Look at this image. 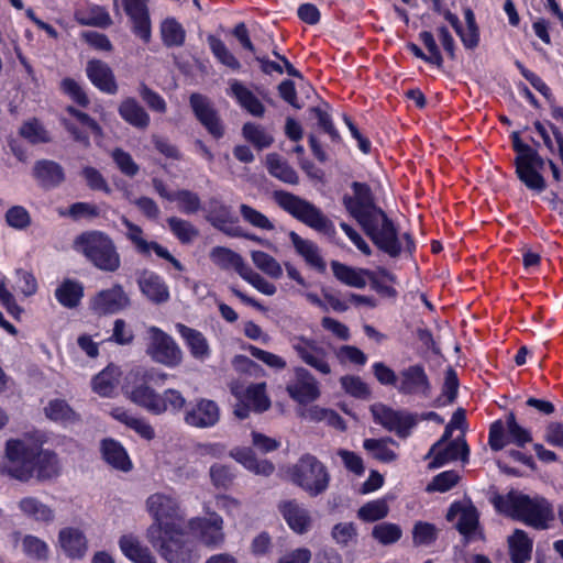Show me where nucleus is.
I'll use <instances>...</instances> for the list:
<instances>
[{
    "label": "nucleus",
    "mask_w": 563,
    "mask_h": 563,
    "mask_svg": "<svg viewBox=\"0 0 563 563\" xmlns=\"http://www.w3.org/2000/svg\"><path fill=\"white\" fill-rule=\"evenodd\" d=\"M496 510L537 530H545L555 519L552 504L542 496H529L518 490L496 495L492 499Z\"/></svg>",
    "instance_id": "1"
},
{
    "label": "nucleus",
    "mask_w": 563,
    "mask_h": 563,
    "mask_svg": "<svg viewBox=\"0 0 563 563\" xmlns=\"http://www.w3.org/2000/svg\"><path fill=\"white\" fill-rule=\"evenodd\" d=\"M155 538L146 536L148 542L167 563H196L199 559L195 541L185 525L165 526Z\"/></svg>",
    "instance_id": "2"
},
{
    "label": "nucleus",
    "mask_w": 563,
    "mask_h": 563,
    "mask_svg": "<svg viewBox=\"0 0 563 563\" xmlns=\"http://www.w3.org/2000/svg\"><path fill=\"white\" fill-rule=\"evenodd\" d=\"M74 249L81 253L95 267L114 273L121 266V256L113 240L101 231H86L74 240Z\"/></svg>",
    "instance_id": "3"
},
{
    "label": "nucleus",
    "mask_w": 563,
    "mask_h": 563,
    "mask_svg": "<svg viewBox=\"0 0 563 563\" xmlns=\"http://www.w3.org/2000/svg\"><path fill=\"white\" fill-rule=\"evenodd\" d=\"M38 443L29 439H10L5 442L2 473L20 482H29L35 474Z\"/></svg>",
    "instance_id": "4"
},
{
    "label": "nucleus",
    "mask_w": 563,
    "mask_h": 563,
    "mask_svg": "<svg viewBox=\"0 0 563 563\" xmlns=\"http://www.w3.org/2000/svg\"><path fill=\"white\" fill-rule=\"evenodd\" d=\"M276 203L295 219L317 232L332 235L335 233L333 222L313 203L291 192H274Z\"/></svg>",
    "instance_id": "5"
},
{
    "label": "nucleus",
    "mask_w": 563,
    "mask_h": 563,
    "mask_svg": "<svg viewBox=\"0 0 563 563\" xmlns=\"http://www.w3.org/2000/svg\"><path fill=\"white\" fill-rule=\"evenodd\" d=\"M291 482L316 497L324 493L330 483V474L314 455L303 454L289 470Z\"/></svg>",
    "instance_id": "6"
},
{
    "label": "nucleus",
    "mask_w": 563,
    "mask_h": 563,
    "mask_svg": "<svg viewBox=\"0 0 563 563\" xmlns=\"http://www.w3.org/2000/svg\"><path fill=\"white\" fill-rule=\"evenodd\" d=\"M514 150L517 153L516 172L519 179L529 188L542 191L545 180L539 173L544 167V159L531 146L523 144L518 134H514Z\"/></svg>",
    "instance_id": "7"
},
{
    "label": "nucleus",
    "mask_w": 563,
    "mask_h": 563,
    "mask_svg": "<svg viewBox=\"0 0 563 563\" xmlns=\"http://www.w3.org/2000/svg\"><path fill=\"white\" fill-rule=\"evenodd\" d=\"M152 374L147 371L131 372L125 378L123 386L124 395L135 405L146 409L154 415L165 412V406L157 394L150 385Z\"/></svg>",
    "instance_id": "8"
},
{
    "label": "nucleus",
    "mask_w": 563,
    "mask_h": 563,
    "mask_svg": "<svg viewBox=\"0 0 563 563\" xmlns=\"http://www.w3.org/2000/svg\"><path fill=\"white\" fill-rule=\"evenodd\" d=\"M146 508L153 516L154 522L147 528L146 536L155 538L165 526L178 527L185 525L177 500L162 493L151 495L146 500Z\"/></svg>",
    "instance_id": "9"
},
{
    "label": "nucleus",
    "mask_w": 563,
    "mask_h": 563,
    "mask_svg": "<svg viewBox=\"0 0 563 563\" xmlns=\"http://www.w3.org/2000/svg\"><path fill=\"white\" fill-rule=\"evenodd\" d=\"M531 442L530 431L518 423L514 412H509L505 421L497 420L490 424L488 444L493 451H500L508 443L525 448Z\"/></svg>",
    "instance_id": "10"
},
{
    "label": "nucleus",
    "mask_w": 563,
    "mask_h": 563,
    "mask_svg": "<svg viewBox=\"0 0 563 563\" xmlns=\"http://www.w3.org/2000/svg\"><path fill=\"white\" fill-rule=\"evenodd\" d=\"M373 243L391 257H397L401 252V244L393 222L383 211L374 218L361 224Z\"/></svg>",
    "instance_id": "11"
},
{
    "label": "nucleus",
    "mask_w": 563,
    "mask_h": 563,
    "mask_svg": "<svg viewBox=\"0 0 563 563\" xmlns=\"http://www.w3.org/2000/svg\"><path fill=\"white\" fill-rule=\"evenodd\" d=\"M146 354L156 363L176 367L183 362V351L176 341L157 327H150Z\"/></svg>",
    "instance_id": "12"
},
{
    "label": "nucleus",
    "mask_w": 563,
    "mask_h": 563,
    "mask_svg": "<svg viewBox=\"0 0 563 563\" xmlns=\"http://www.w3.org/2000/svg\"><path fill=\"white\" fill-rule=\"evenodd\" d=\"M289 343L297 357L321 375H330L328 351L314 339L305 335H291Z\"/></svg>",
    "instance_id": "13"
},
{
    "label": "nucleus",
    "mask_w": 563,
    "mask_h": 563,
    "mask_svg": "<svg viewBox=\"0 0 563 563\" xmlns=\"http://www.w3.org/2000/svg\"><path fill=\"white\" fill-rule=\"evenodd\" d=\"M186 528L207 548H219L225 540L223 519L217 512H211L208 517L192 518Z\"/></svg>",
    "instance_id": "14"
},
{
    "label": "nucleus",
    "mask_w": 563,
    "mask_h": 563,
    "mask_svg": "<svg viewBox=\"0 0 563 563\" xmlns=\"http://www.w3.org/2000/svg\"><path fill=\"white\" fill-rule=\"evenodd\" d=\"M286 391L300 405L313 402L321 395L317 378L302 366L292 368V377L286 384Z\"/></svg>",
    "instance_id": "15"
},
{
    "label": "nucleus",
    "mask_w": 563,
    "mask_h": 563,
    "mask_svg": "<svg viewBox=\"0 0 563 563\" xmlns=\"http://www.w3.org/2000/svg\"><path fill=\"white\" fill-rule=\"evenodd\" d=\"M371 411L375 422L383 426L386 430L395 432L399 438H407L410 430L416 426L413 415L394 410L383 404H376L371 407Z\"/></svg>",
    "instance_id": "16"
},
{
    "label": "nucleus",
    "mask_w": 563,
    "mask_h": 563,
    "mask_svg": "<svg viewBox=\"0 0 563 563\" xmlns=\"http://www.w3.org/2000/svg\"><path fill=\"white\" fill-rule=\"evenodd\" d=\"M354 196H345L343 203L346 210L358 221L360 224L374 218L376 213L383 212L377 209L374 203V198L371 188L363 183H353L352 185Z\"/></svg>",
    "instance_id": "17"
},
{
    "label": "nucleus",
    "mask_w": 563,
    "mask_h": 563,
    "mask_svg": "<svg viewBox=\"0 0 563 563\" xmlns=\"http://www.w3.org/2000/svg\"><path fill=\"white\" fill-rule=\"evenodd\" d=\"M189 104L197 120L214 139L224 135L223 122L211 100L201 93H191Z\"/></svg>",
    "instance_id": "18"
},
{
    "label": "nucleus",
    "mask_w": 563,
    "mask_h": 563,
    "mask_svg": "<svg viewBox=\"0 0 563 563\" xmlns=\"http://www.w3.org/2000/svg\"><path fill=\"white\" fill-rule=\"evenodd\" d=\"M397 390L401 395L429 397L431 383L424 367L415 364L400 371Z\"/></svg>",
    "instance_id": "19"
},
{
    "label": "nucleus",
    "mask_w": 563,
    "mask_h": 563,
    "mask_svg": "<svg viewBox=\"0 0 563 563\" xmlns=\"http://www.w3.org/2000/svg\"><path fill=\"white\" fill-rule=\"evenodd\" d=\"M124 12L132 22L135 35L144 42L151 40V19L148 12V0H122Z\"/></svg>",
    "instance_id": "20"
},
{
    "label": "nucleus",
    "mask_w": 563,
    "mask_h": 563,
    "mask_svg": "<svg viewBox=\"0 0 563 563\" xmlns=\"http://www.w3.org/2000/svg\"><path fill=\"white\" fill-rule=\"evenodd\" d=\"M130 303L128 295L121 285H114L101 290L91 299V309L99 314L115 313Z\"/></svg>",
    "instance_id": "21"
},
{
    "label": "nucleus",
    "mask_w": 563,
    "mask_h": 563,
    "mask_svg": "<svg viewBox=\"0 0 563 563\" xmlns=\"http://www.w3.org/2000/svg\"><path fill=\"white\" fill-rule=\"evenodd\" d=\"M220 419V409L213 400L201 398L185 412V422L195 428H210Z\"/></svg>",
    "instance_id": "22"
},
{
    "label": "nucleus",
    "mask_w": 563,
    "mask_h": 563,
    "mask_svg": "<svg viewBox=\"0 0 563 563\" xmlns=\"http://www.w3.org/2000/svg\"><path fill=\"white\" fill-rule=\"evenodd\" d=\"M278 510L290 529L303 534L311 528L312 519L309 511L297 500H285L278 505Z\"/></svg>",
    "instance_id": "23"
},
{
    "label": "nucleus",
    "mask_w": 563,
    "mask_h": 563,
    "mask_svg": "<svg viewBox=\"0 0 563 563\" xmlns=\"http://www.w3.org/2000/svg\"><path fill=\"white\" fill-rule=\"evenodd\" d=\"M87 77L101 91L114 95L118 91V85L112 69L100 59H91L86 67Z\"/></svg>",
    "instance_id": "24"
},
{
    "label": "nucleus",
    "mask_w": 563,
    "mask_h": 563,
    "mask_svg": "<svg viewBox=\"0 0 563 563\" xmlns=\"http://www.w3.org/2000/svg\"><path fill=\"white\" fill-rule=\"evenodd\" d=\"M142 294L154 303H163L169 299V290L164 280L157 274L144 271L139 279Z\"/></svg>",
    "instance_id": "25"
},
{
    "label": "nucleus",
    "mask_w": 563,
    "mask_h": 563,
    "mask_svg": "<svg viewBox=\"0 0 563 563\" xmlns=\"http://www.w3.org/2000/svg\"><path fill=\"white\" fill-rule=\"evenodd\" d=\"M58 542L65 554L71 559L82 558L88 549L84 532L74 527L63 528L58 533Z\"/></svg>",
    "instance_id": "26"
},
{
    "label": "nucleus",
    "mask_w": 563,
    "mask_h": 563,
    "mask_svg": "<svg viewBox=\"0 0 563 563\" xmlns=\"http://www.w3.org/2000/svg\"><path fill=\"white\" fill-rule=\"evenodd\" d=\"M229 86V93L235 98L241 108L253 117L262 118L264 115V104L247 87L236 79L230 80Z\"/></svg>",
    "instance_id": "27"
},
{
    "label": "nucleus",
    "mask_w": 563,
    "mask_h": 563,
    "mask_svg": "<svg viewBox=\"0 0 563 563\" xmlns=\"http://www.w3.org/2000/svg\"><path fill=\"white\" fill-rule=\"evenodd\" d=\"M289 240L292 243L296 252L306 261V263L318 272L325 271V262L320 254L318 245L307 239H302L295 231L289 232Z\"/></svg>",
    "instance_id": "28"
},
{
    "label": "nucleus",
    "mask_w": 563,
    "mask_h": 563,
    "mask_svg": "<svg viewBox=\"0 0 563 563\" xmlns=\"http://www.w3.org/2000/svg\"><path fill=\"white\" fill-rule=\"evenodd\" d=\"M470 449L464 439H456L449 442L445 448L441 446L431 454L433 460L429 464V468H438L450 461L461 459L466 462L468 459Z\"/></svg>",
    "instance_id": "29"
},
{
    "label": "nucleus",
    "mask_w": 563,
    "mask_h": 563,
    "mask_svg": "<svg viewBox=\"0 0 563 563\" xmlns=\"http://www.w3.org/2000/svg\"><path fill=\"white\" fill-rule=\"evenodd\" d=\"M176 329L184 339L192 357L203 361L210 355V347L206 336L198 330L183 323H177Z\"/></svg>",
    "instance_id": "30"
},
{
    "label": "nucleus",
    "mask_w": 563,
    "mask_h": 563,
    "mask_svg": "<svg viewBox=\"0 0 563 563\" xmlns=\"http://www.w3.org/2000/svg\"><path fill=\"white\" fill-rule=\"evenodd\" d=\"M460 516L456 528L465 537H471L478 526V512L473 505L462 506L453 504L446 515L449 521Z\"/></svg>",
    "instance_id": "31"
},
{
    "label": "nucleus",
    "mask_w": 563,
    "mask_h": 563,
    "mask_svg": "<svg viewBox=\"0 0 563 563\" xmlns=\"http://www.w3.org/2000/svg\"><path fill=\"white\" fill-rule=\"evenodd\" d=\"M399 444L391 438L365 439L363 448L372 455L373 459L382 463H393L398 459Z\"/></svg>",
    "instance_id": "32"
},
{
    "label": "nucleus",
    "mask_w": 563,
    "mask_h": 563,
    "mask_svg": "<svg viewBox=\"0 0 563 563\" xmlns=\"http://www.w3.org/2000/svg\"><path fill=\"white\" fill-rule=\"evenodd\" d=\"M118 112L125 122L136 129L145 130L150 125L148 113L134 98L129 97L122 100Z\"/></svg>",
    "instance_id": "33"
},
{
    "label": "nucleus",
    "mask_w": 563,
    "mask_h": 563,
    "mask_svg": "<svg viewBox=\"0 0 563 563\" xmlns=\"http://www.w3.org/2000/svg\"><path fill=\"white\" fill-rule=\"evenodd\" d=\"M210 258L221 269H234L241 277L249 268L243 257L228 247H213L210 252Z\"/></svg>",
    "instance_id": "34"
},
{
    "label": "nucleus",
    "mask_w": 563,
    "mask_h": 563,
    "mask_svg": "<svg viewBox=\"0 0 563 563\" xmlns=\"http://www.w3.org/2000/svg\"><path fill=\"white\" fill-rule=\"evenodd\" d=\"M34 176L42 187L53 188L65 179L63 167L53 161H40L34 166Z\"/></svg>",
    "instance_id": "35"
},
{
    "label": "nucleus",
    "mask_w": 563,
    "mask_h": 563,
    "mask_svg": "<svg viewBox=\"0 0 563 563\" xmlns=\"http://www.w3.org/2000/svg\"><path fill=\"white\" fill-rule=\"evenodd\" d=\"M119 544L123 554L134 563H157L151 550L132 534L122 536Z\"/></svg>",
    "instance_id": "36"
},
{
    "label": "nucleus",
    "mask_w": 563,
    "mask_h": 563,
    "mask_svg": "<svg viewBox=\"0 0 563 563\" xmlns=\"http://www.w3.org/2000/svg\"><path fill=\"white\" fill-rule=\"evenodd\" d=\"M74 16L80 25L107 29L113 23L106 8L97 4L76 10Z\"/></svg>",
    "instance_id": "37"
},
{
    "label": "nucleus",
    "mask_w": 563,
    "mask_h": 563,
    "mask_svg": "<svg viewBox=\"0 0 563 563\" xmlns=\"http://www.w3.org/2000/svg\"><path fill=\"white\" fill-rule=\"evenodd\" d=\"M508 543L512 563H527L530 561L533 542L526 531L516 529L509 537Z\"/></svg>",
    "instance_id": "38"
},
{
    "label": "nucleus",
    "mask_w": 563,
    "mask_h": 563,
    "mask_svg": "<svg viewBox=\"0 0 563 563\" xmlns=\"http://www.w3.org/2000/svg\"><path fill=\"white\" fill-rule=\"evenodd\" d=\"M231 455L244 467L257 475L269 476L275 471L272 462L257 459L251 449H235L231 452Z\"/></svg>",
    "instance_id": "39"
},
{
    "label": "nucleus",
    "mask_w": 563,
    "mask_h": 563,
    "mask_svg": "<svg viewBox=\"0 0 563 563\" xmlns=\"http://www.w3.org/2000/svg\"><path fill=\"white\" fill-rule=\"evenodd\" d=\"M103 459L114 468L128 472L132 467V463L123 449V446L114 440H104L102 442Z\"/></svg>",
    "instance_id": "40"
},
{
    "label": "nucleus",
    "mask_w": 563,
    "mask_h": 563,
    "mask_svg": "<svg viewBox=\"0 0 563 563\" xmlns=\"http://www.w3.org/2000/svg\"><path fill=\"white\" fill-rule=\"evenodd\" d=\"M111 416L130 429L134 430L145 440H152L155 437L154 429L145 419L134 417L123 408H114L111 411Z\"/></svg>",
    "instance_id": "41"
},
{
    "label": "nucleus",
    "mask_w": 563,
    "mask_h": 563,
    "mask_svg": "<svg viewBox=\"0 0 563 563\" xmlns=\"http://www.w3.org/2000/svg\"><path fill=\"white\" fill-rule=\"evenodd\" d=\"M331 268L333 275L341 283L355 288H364L366 286L365 275H368L366 269L353 268L336 261L331 263Z\"/></svg>",
    "instance_id": "42"
},
{
    "label": "nucleus",
    "mask_w": 563,
    "mask_h": 563,
    "mask_svg": "<svg viewBox=\"0 0 563 563\" xmlns=\"http://www.w3.org/2000/svg\"><path fill=\"white\" fill-rule=\"evenodd\" d=\"M266 167L272 176L284 183L297 185L299 181L296 170L276 153L266 156Z\"/></svg>",
    "instance_id": "43"
},
{
    "label": "nucleus",
    "mask_w": 563,
    "mask_h": 563,
    "mask_svg": "<svg viewBox=\"0 0 563 563\" xmlns=\"http://www.w3.org/2000/svg\"><path fill=\"white\" fill-rule=\"evenodd\" d=\"M36 477L41 481L51 479L58 475L59 463L54 452L43 450L38 444V454L35 459Z\"/></svg>",
    "instance_id": "44"
},
{
    "label": "nucleus",
    "mask_w": 563,
    "mask_h": 563,
    "mask_svg": "<svg viewBox=\"0 0 563 563\" xmlns=\"http://www.w3.org/2000/svg\"><path fill=\"white\" fill-rule=\"evenodd\" d=\"M20 510L27 517L43 522L54 520V510L35 497H24L19 503Z\"/></svg>",
    "instance_id": "45"
},
{
    "label": "nucleus",
    "mask_w": 563,
    "mask_h": 563,
    "mask_svg": "<svg viewBox=\"0 0 563 563\" xmlns=\"http://www.w3.org/2000/svg\"><path fill=\"white\" fill-rule=\"evenodd\" d=\"M119 368L115 366H108L93 378L92 388L100 396H111L119 384Z\"/></svg>",
    "instance_id": "46"
},
{
    "label": "nucleus",
    "mask_w": 563,
    "mask_h": 563,
    "mask_svg": "<svg viewBox=\"0 0 563 563\" xmlns=\"http://www.w3.org/2000/svg\"><path fill=\"white\" fill-rule=\"evenodd\" d=\"M242 135L258 151L269 147L274 142L273 135L264 126L253 122L244 123Z\"/></svg>",
    "instance_id": "47"
},
{
    "label": "nucleus",
    "mask_w": 563,
    "mask_h": 563,
    "mask_svg": "<svg viewBox=\"0 0 563 563\" xmlns=\"http://www.w3.org/2000/svg\"><path fill=\"white\" fill-rule=\"evenodd\" d=\"M55 296L64 307L75 308L84 296V288L78 282L67 279L56 289Z\"/></svg>",
    "instance_id": "48"
},
{
    "label": "nucleus",
    "mask_w": 563,
    "mask_h": 563,
    "mask_svg": "<svg viewBox=\"0 0 563 563\" xmlns=\"http://www.w3.org/2000/svg\"><path fill=\"white\" fill-rule=\"evenodd\" d=\"M121 221L126 228V239L134 245L139 253L148 255L151 251L154 252V245H159L156 242H147L144 239V232L142 228L131 222L128 218L123 217Z\"/></svg>",
    "instance_id": "49"
},
{
    "label": "nucleus",
    "mask_w": 563,
    "mask_h": 563,
    "mask_svg": "<svg viewBox=\"0 0 563 563\" xmlns=\"http://www.w3.org/2000/svg\"><path fill=\"white\" fill-rule=\"evenodd\" d=\"M167 224L172 233L183 244H190L199 235V230L188 220L170 217L167 219Z\"/></svg>",
    "instance_id": "50"
},
{
    "label": "nucleus",
    "mask_w": 563,
    "mask_h": 563,
    "mask_svg": "<svg viewBox=\"0 0 563 563\" xmlns=\"http://www.w3.org/2000/svg\"><path fill=\"white\" fill-rule=\"evenodd\" d=\"M244 398L247 405L256 412L266 411L271 407V399L266 395L265 383L250 385L245 390Z\"/></svg>",
    "instance_id": "51"
},
{
    "label": "nucleus",
    "mask_w": 563,
    "mask_h": 563,
    "mask_svg": "<svg viewBox=\"0 0 563 563\" xmlns=\"http://www.w3.org/2000/svg\"><path fill=\"white\" fill-rule=\"evenodd\" d=\"M174 201L177 202L178 210L185 214H195L202 210V202L198 194L180 189L173 192Z\"/></svg>",
    "instance_id": "52"
},
{
    "label": "nucleus",
    "mask_w": 563,
    "mask_h": 563,
    "mask_svg": "<svg viewBox=\"0 0 563 563\" xmlns=\"http://www.w3.org/2000/svg\"><path fill=\"white\" fill-rule=\"evenodd\" d=\"M251 258L254 265L267 276L275 279L282 277L283 268L280 264L268 253L263 251H252Z\"/></svg>",
    "instance_id": "53"
},
{
    "label": "nucleus",
    "mask_w": 563,
    "mask_h": 563,
    "mask_svg": "<svg viewBox=\"0 0 563 563\" xmlns=\"http://www.w3.org/2000/svg\"><path fill=\"white\" fill-rule=\"evenodd\" d=\"M163 42L166 46H181L185 42L186 32L175 19H166L161 26Z\"/></svg>",
    "instance_id": "54"
},
{
    "label": "nucleus",
    "mask_w": 563,
    "mask_h": 563,
    "mask_svg": "<svg viewBox=\"0 0 563 563\" xmlns=\"http://www.w3.org/2000/svg\"><path fill=\"white\" fill-rule=\"evenodd\" d=\"M20 135L32 144L51 142L48 131L37 119L24 122L20 128Z\"/></svg>",
    "instance_id": "55"
},
{
    "label": "nucleus",
    "mask_w": 563,
    "mask_h": 563,
    "mask_svg": "<svg viewBox=\"0 0 563 563\" xmlns=\"http://www.w3.org/2000/svg\"><path fill=\"white\" fill-rule=\"evenodd\" d=\"M389 512V507L384 499L366 503L357 510V517L366 522L384 519Z\"/></svg>",
    "instance_id": "56"
},
{
    "label": "nucleus",
    "mask_w": 563,
    "mask_h": 563,
    "mask_svg": "<svg viewBox=\"0 0 563 563\" xmlns=\"http://www.w3.org/2000/svg\"><path fill=\"white\" fill-rule=\"evenodd\" d=\"M239 210L242 219L252 227L264 231H273L275 229L274 223L264 213L256 210L255 208L246 203H242L239 207Z\"/></svg>",
    "instance_id": "57"
},
{
    "label": "nucleus",
    "mask_w": 563,
    "mask_h": 563,
    "mask_svg": "<svg viewBox=\"0 0 563 563\" xmlns=\"http://www.w3.org/2000/svg\"><path fill=\"white\" fill-rule=\"evenodd\" d=\"M401 536L400 527L391 522L378 523L372 530V537L384 545L396 543Z\"/></svg>",
    "instance_id": "58"
},
{
    "label": "nucleus",
    "mask_w": 563,
    "mask_h": 563,
    "mask_svg": "<svg viewBox=\"0 0 563 563\" xmlns=\"http://www.w3.org/2000/svg\"><path fill=\"white\" fill-rule=\"evenodd\" d=\"M45 415L54 421H71L76 419L75 411L65 400L55 399L45 407Z\"/></svg>",
    "instance_id": "59"
},
{
    "label": "nucleus",
    "mask_w": 563,
    "mask_h": 563,
    "mask_svg": "<svg viewBox=\"0 0 563 563\" xmlns=\"http://www.w3.org/2000/svg\"><path fill=\"white\" fill-rule=\"evenodd\" d=\"M340 383L344 391L352 397L367 399L371 396L369 387L358 376H342Z\"/></svg>",
    "instance_id": "60"
},
{
    "label": "nucleus",
    "mask_w": 563,
    "mask_h": 563,
    "mask_svg": "<svg viewBox=\"0 0 563 563\" xmlns=\"http://www.w3.org/2000/svg\"><path fill=\"white\" fill-rule=\"evenodd\" d=\"M63 217H69L75 221L80 219H93L99 217V208L89 202H75L66 211H59Z\"/></svg>",
    "instance_id": "61"
},
{
    "label": "nucleus",
    "mask_w": 563,
    "mask_h": 563,
    "mask_svg": "<svg viewBox=\"0 0 563 563\" xmlns=\"http://www.w3.org/2000/svg\"><path fill=\"white\" fill-rule=\"evenodd\" d=\"M111 157L122 174L128 177H134L139 170V165L133 161L130 153L122 148H114L111 153Z\"/></svg>",
    "instance_id": "62"
},
{
    "label": "nucleus",
    "mask_w": 563,
    "mask_h": 563,
    "mask_svg": "<svg viewBox=\"0 0 563 563\" xmlns=\"http://www.w3.org/2000/svg\"><path fill=\"white\" fill-rule=\"evenodd\" d=\"M357 529L353 522L336 523L331 531V537L340 547H347L356 539Z\"/></svg>",
    "instance_id": "63"
},
{
    "label": "nucleus",
    "mask_w": 563,
    "mask_h": 563,
    "mask_svg": "<svg viewBox=\"0 0 563 563\" xmlns=\"http://www.w3.org/2000/svg\"><path fill=\"white\" fill-rule=\"evenodd\" d=\"M22 547L24 553L35 560H46L48 556L47 544L34 536L24 537Z\"/></svg>",
    "instance_id": "64"
}]
</instances>
